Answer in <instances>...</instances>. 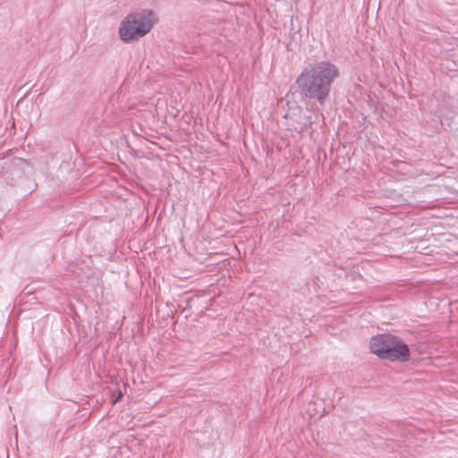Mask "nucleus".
Instances as JSON below:
<instances>
[{"mask_svg": "<svg viewBox=\"0 0 458 458\" xmlns=\"http://www.w3.org/2000/svg\"><path fill=\"white\" fill-rule=\"evenodd\" d=\"M369 349L377 357L391 361H406L410 358L408 345L401 338L390 334L372 336Z\"/></svg>", "mask_w": 458, "mask_h": 458, "instance_id": "f03ea898", "label": "nucleus"}, {"mask_svg": "<svg viewBox=\"0 0 458 458\" xmlns=\"http://www.w3.org/2000/svg\"><path fill=\"white\" fill-rule=\"evenodd\" d=\"M157 22L154 12L143 10L128 14L121 22L119 36L123 42L138 40L151 31Z\"/></svg>", "mask_w": 458, "mask_h": 458, "instance_id": "f257e3e1", "label": "nucleus"}, {"mask_svg": "<svg viewBox=\"0 0 458 458\" xmlns=\"http://www.w3.org/2000/svg\"><path fill=\"white\" fill-rule=\"evenodd\" d=\"M332 409H333V401L331 399L326 401L325 405L322 409L321 416H324L325 414L329 413Z\"/></svg>", "mask_w": 458, "mask_h": 458, "instance_id": "39448f33", "label": "nucleus"}, {"mask_svg": "<svg viewBox=\"0 0 458 458\" xmlns=\"http://www.w3.org/2000/svg\"><path fill=\"white\" fill-rule=\"evenodd\" d=\"M337 76V68L333 64L323 62L317 65V100L320 103L328 96L331 84Z\"/></svg>", "mask_w": 458, "mask_h": 458, "instance_id": "7ed1b4c3", "label": "nucleus"}, {"mask_svg": "<svg viewBox=\"0 0 458 458\" xmlns=\"http://www.w3.org/2000/svg\"><path fill=\"white\" fill-rule=\"evenodd\" d=\"M299 88L306 96L313 97L315 87V69L309 67L300 75L297 80Z\"/></svg>", "mask_w": 458, "mask_h": 458, "instance_id": "20e7f679", "label": "nucleus"}]
</instances>
